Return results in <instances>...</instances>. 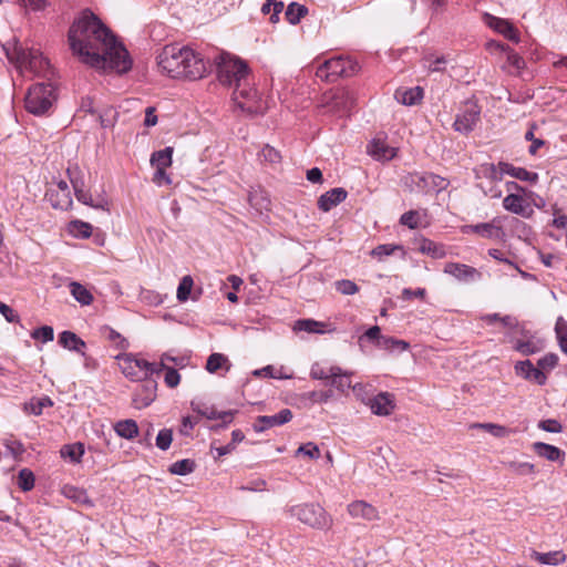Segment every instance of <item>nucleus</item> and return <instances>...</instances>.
Instances as JSON below:
<instances>
[{
  "mask_svg": "<svg viewBox=\"0 0 567 567\" xmlns=\"http://www.w3.org/2000/svg\"><path fill=\"white\" fill-rule=\"evenodd\" d=\"M141 389L134 395L135 406L143 409L148 406L156 398L157 383L154 380L146 379Z\"/></svg>",
  "mask_w": 567,
  "mask_h": 567,
  "instance_id": "19",
  "label": "nucleus"
},
{
  "mask_svg": "<svg viewBox=\"0 0 567 567\" xmlns=\"http://www.w3.org/2000/svg\"><path fill=\"white\" fill-rule=\"evenodd\" d=\"M423 66L430 72H441L444 70L447 58L445 55H436L434 53H427L423 56Z\"/></svg>",
  "mask_w": 567,
  "mask_h": 567,
  "instance_id": "37",
  "label": "nucleus"
},
{
  "mask_svg": "<svg viewBox=\"0 0 567 567\" xmlns=\"http://www.w3.org/2000/svg\"><path fill=\"white\" fill-rule=\"evenodd\" d=\"M400 223L410 229H415L419 226V213L415 210L404 213L400 218Z\"/></svg>",
  "mask_w": 567,
  "mask_h": 567,
  "instance_id": "61",
  "label": "nucleus"
},
{
  "mask_svg": "<svg viewBox=\"0 0 567 567\" xmlns=\"http://www.w3.org/2000/svg\"><path fill=\"white\" fill-rule=\"evenodd\" d=\"M70 291L74 299L83 306H89L93 301L92 293L79 282H71Z\"/></svg>",
  "mask_w": 567,
  "mask_h": 567,
  "instance_id": "39",
  "label": "nucleus"
},
{
  "mask_svg": "<svg viewBox=\"0 0 567 567\" xmlns=\"http://www.w3.org/2000/svg\"><path fill=\"white\" fill-rule=\"evenodd\" d=\"M555 332L561 351L567 354V322L563 317L556 320Z\"/></svg>",
  "mask_w": 567,
  "mask_h": 567,
  "instance_id": "48",
  "label": "nucleus"
},
{
  "mask_svg": "<svg viewBox=\"0 0 567 567\" xmlns=\"http://www.w3.org/2000/svg\"><path fill=\"white\" fill-rule=\"evenodd\" d=\"M217 78L220 84L238 87L249 80V69L245 61L223 53L216 61Z\"/></svg>",
  "mask_w": 567,
  "mask_h": 567,
  "instance_id": "3",
  "label": "nucleus"
},
{
  "mask_svg": "<svg viewBox=\"0 0 567 567\" xmlns=\"http://www.w3.org/2000/svg\"><path fill=\"white\" fill-rule=\"evenodd\" d=\"M53 402L50 398L43 396L39 399H31L30 402H28L24 405V410L33 415H40L44 408L52 406Z\"/></svg>",
  "mask_w": 567,
  "mask_h": 567,
  "instance_id": "43",
  "label": "nucleus"
},
{
  "mask_svg": "<svg viewBox=\"0 0 567 567\" xmlns=\"http://www.w3.org/2000/svg\"><path fill=\"white\" fill-rule=\"evenodd\" d=\"M173 441V433L168 429L161 430L156 436V446L162 450L166 451Z\"/></svg>",
  "mask_w": 567,
  "mask_h": 567,
  "instance_id": "59",
  "label": "nucleus"
},
{
  "mask_svg": "<svg viewBox=\"0 0 567 567\" xmlns=\"http://www.w3.org/2000/svg\"><path fill=\"white\" fill-rule=\"evenodd\" d=\"M198 412L208 420H221L223 424L220 426H226L227 424L231 423L236 413L235 411L219 412L215 408H205Z\"/></svg>",
  "mask_w": 567,
  "mask_h": 567,
  "instance_id": "36",
  "label": "nucleus"
},
{
  "mask_svg": "<svg viewBox=\"0 0 567 567\" xmlns=\"http://www.w3.org/2000/svg\"><path fill=\"white\" fill-rule=\"evenodd\" d=\"M444 272L458 280H473L480 277V272L475 268L458 262H447Z\"/></svg>",
  "mask_w": 567,
  "mask_h": 567,
  "instance_id": "24",
  "label": "nucleus"
},
{
  "mask_svg": "<svg viewBox=\"0 0 567 567\" xmlns=\"http://www.w3.org/2000/svg\"><path fill=\"white\" fill-rule=\"evenodd\" d=\"M371 412L379 416H388L395 409L394 395L389 392H381L368 402Z\"/></svg>",
  "mask_w": 567,
  "mask_h": 567,
  "instance_id": "14",
  "label": "nucleus"
},
{
  "mask_svg": "<svg viewBox=\"0 0 567 567\" xmlns=\"http://www.w3.org/2000/svg\"><path fill=\"white\" fill-rule=\"evenodd\" d=\"M409 343L404 340H399L393 337H385L380 341V348L383 350H394L399 349L401 351H405L409 349Z\"/></svg>",
  "mask_w": 567,
  "mask_h": 567,
  "instance_id": "52",
  "label": "nucleus"
},
{
  "mask_svg": "<svg viewBox=\"0 0 567 567\" xmlns=\"http://www.w3.org/2000/svg\"><path fill=\"white\" fill-rule=\"evenodd\" d=\"M485 22L487 23V25L489 28H492L495 31H497L498 33L503 34L508 40H512L515 42H517L519 40L518 35H517V31L515 30L513 24L511 22H508L507 20L496 18L491 14H486Z\"/></svg>",
  "mask_w": 567,
  "mask_h": 567,
  "instance_id": "22",
  "label": "nucleus"
},
{
  "mask_svg": "<svg viewBox=\"0 0 567 567\" xmlns=\"http://www.w3.org/2000/svg\"><path fill=\"white\" fill-rule=\"evenodd\" d=\"M504 52L506 53L507 62H508L509 66H512L516 71L524 68L525 62L522 56H519L514 51L509 50L508 47L505 49Z\"/></svg>",
  "mask_w": 567,
  "mask_h": 567,
  "instance_id": "63",
  "label": "nucleus"
},
{
  "mask_svg": "<svg viewBox=\"0 0 567 567\" xmlns=\"http://www.w3.org/2000/svg\"><path fill=\"white\" fill-rule=\"evenodd\" d=\"M337 373H339V367L336 365L324 369L320 364L316 363L310 370V377L315 380H331L332 375H337Z\"/></svg>",
  "mask_w": 567,
  "mask_h": 567,
  "instance_id": "44",
  "label": "nucleus"
},
{
  "mask_svg": "<svg viewBox=\"0 0 567 567\" xmlns=\"http://www.w3.org/2000/svg\"><path fill=\"white\" fill-rule=\"evenodd\" d=\"M12 59L16 60L21 72H30L38 76H48L50 64L41 52L34 48H25L22 44L16 45L12 52Z\"/></svg>",
  "mask_w": 567,
  "mask_h": 567,
  "instance_id": "5",
  "label": "nucleus"
},
{
  "mask_svg": "<svg viewBox=\"0 0 567 567\" xmlns=\"http://www.w3.org/2000/svg\"><path fill=\"white\" fill-rule=\"evenodd\" d=\"M194 281L190 276H184L182 280L179 281L176 297L181 302H184L188 299L192 288H193Z\"/></svg>",
  "mask_w": 567,
  "mask_h": 567,
  "instance_id": "51",
  "label": "nucleus"
},
{
  "mask_svg": "<svg viewBox=\"0 0 567 567\" xmlns=\"http://www.w3.org/2000/svg\"><path fill=\"white\" fill-rule=\"evenodd\" d=\"M233 101L237 109L247 115L262 114L266 105L259 93L252 87L250 80L234 89Z\"/></svg>",
  "mask_w": 567,
  "mask_h": 567,
  "instance_id": "6",
  "label": "nucleus"
},
{
  "mask_svg": "<svg viewBox=\"0 0 567 567\" xmlns=\"http://www.w3.org/2000/svg\"><path fill=\"white\" fill-rule=\"evenodd\" d=\"M58 188L61 192L62 197L58 202L53 203V206L55 208H60V209L70 208L72 205V199L70 196L69 186H68L66 182H64V181L59 182Z\"/></svg>",
  "mask_w": 567,
  "mask_h": 567,
  "instance_id": "49",
  "label": "nucleus"
},
{
  "mask_svg": "<svg viewBox=\"0 0 567 567\" xmlns=\"http://www.w3.org/2000/svg\"><path fill=\"white\" fill-rule=\"evenodd\" d=\"M331 384L341 391L349 389L351 386L349 374L342 372L341 368H339V373H337V375H332L331 378Z\"/></svg>",
  "mask_w": 567,
  "mask_h": 567,
  "instance_id": "58",
  "label": "nucleus"
},
{
  "mask_svg": "<svg viewBox=\"0 0 567 567\" xmlns=\"http://www.w3.org/2000/svg\"><path fill=\"white\" fill-rule=\"evenodd\" d=\"M235 450L236 447L231 443H228L224 446H217L216 442L214 441L210 444V454L215 460H219L220 457L233 453Z\"/></svg>",
  "mask_w": 567,
  "mask_h": 567,
  "instance_id": "60",
  "label": "nucleus"
},
{
  "mask_svg": "<svg viewBox=\"0 0 567 567\" xmlns=\"http://www.w3.org/2000/svg\"><path fill=\"white\" fill-rule=\"evenodd\" d=\"M292 419V412L289 409H282L275 415H260L254 423V430L257 433H261L268 429L284 425L290 422Z\"/></svg>",
  "mask_w": 567,
  "mask_h": 567,
  "instance_id": "13",
  "label": "nucleus"
},
{
  "mask_svg": "<svg viewBox=\"0 0 567 567\" xmlns=\"http://www.w3.org/2000/svg\"><path fill=\"white\" fill-rule=\"evenodd\" d=\"M558 363V357L555 353H547L537 361L538 369L546 372L551 371Z\"/></svg>",
  "mask_w": 567,
  "mask_h": 567,
  "instance_id": "56",
  "label": "nucleus"
},
{
  "mask_svg": "<svg viewBox=\"0 0 567 567\" xmlns=\"http://www.w3.org/2000/svg\"><path fill=\"white\" fill-rule=\"evenodd\" d=\"M195 470V462L189 458L181 460L169 466V472L174 475H187Z\"/></svg>",
  "mask_w": 567,
  "mask_h": 567,
  "instance_id": "46",
  "label": "nucleus"
},
{
  "mask_svg": "<svg viewBox=\"0 0 567 567\" xmlns=\"http://www.w3.org/2000/svg\"><path fill=\"white\" fill-rule=\"evenodd\" d=\"M394 97L403 105H415L423 99V89L420 86L411 89H399L395 91Z\"/></svg>",
  "mask_w": 567,
  "mask_h": 567,
  "instance_id": "27",
  "label": "nucleus"
},
{
  "mask_svg": "<svg viewBox=\"0 0 567 567\" xmlns=\"http://www.w3.org/2000/svg\"><path fill=\"white\" fill-rule=\"evenodd\" d=\"M18 485L23 491L32 489L33 486H34V475H33V473L30 470H28V468L21 470L19 472V475H18Z\"/></svg>",
  "mask_w": 567,
  "mask_h": 567,
  "instance_id": "54",
  "label": "nucleus"
},
{
  "mask_svg": "<svg viewBox=\"0 0 567 567\" xmlns=\"http://www.w3.org/2000/svg\"><path fill=\"white\" fill-rule=\"evenodd\" d=\"M359 70V65L350 58L337 56L323 62L318 68L317 76L321 80L333 81L339 76H352Z\"/></svg>",
  "mask_w": 567,
  "mask_h": 567,
  "instance_id": "8",
  "label": "nucleus"
},
{
  "mask_svg": "<svg viewBox=\"0 0 567 567\" xmlns=\"http://www.w3.org/2000/svg\"><path fill=\"white\" fill-rule=\"evenodd\" d=\"M489 171L491 178L495 181H501L504 175H511L512 177L519 181H526L530 183H536L538 179L537 173L528 172L523 167H515L512 164L505 162H499L497 165L492 164Z\"/></svg>",
  "mask_w": 567,
  "mask_h": 567,
  "instance_id": "12",
  "label": "nucleus"
},
{
  "mask_svg": "<svg viewBox=\"0 0 567 567\" xmlns=\"http://www.w3.org/2000/svg\"><path fill=\"white\" fill-rule=\"evenodd\" d=\"M464 233H474L484 238L495 239H499L504 235L502 227L496 225L494 221L465 226Z\"/></svg>",
  "mask_w": 567,
  "mask_h": 567,
  "instance_id": "23",
  "label": "nucleus"
},
{
  "mask_svg": "<svg viewBox=\"0 0 567 567\" xmlns=\"http://www.w3.org/2000/svg\"><path fill=\"white\" fill-rule=\"evenodd\" d=\"M320 327H322L321 322H318L312 319H301L296 321L293 329L299 331H306L309 333H322L323 330H321Z\"/></svg>",
  "mask_w": 567,
  "mask_h": 567,
  "instance_id": "47",
  "label": "nucleus"
},
{
  "mask_svg": "<svg viewBox=\"0 0 567 567\" xmlns=\"http://www.w3.org/2000/svg\"><path fill=\"white\" fill-rule=\"evenodd\" d=\"M76 199L84 205L91 206L96 209L109 212V200L104 197L93 200L92 196L84 189V182L80 178V171L78 167L68 169Z\"/></svg>",
  "mask_w": 567,
  "mask_h": 567,
  "instance_id": "11",
  "label": "nucleus"
},
{
  "mask_svg": "<svg viewBox=\"0 0 567 567\" xmlns=\"http://www.w3.org/2000/svg\"><path fill=\"white\" fill-rule=\"evenodd\" d=\"M514 369L517 375L536 384L544 385L547 381L545 372L535 368L530 360L516 362Z\"/></svg>",
  "mask_w": 567,
  "mask_h": 567,
  "instance_id": "16",
  "label": "nucleus"
},
{
  "mask_svg": "<svg viewBox=\"0 0 567 567\" xmlns=\"http://www.w3.org/2000/svg\"><path fill=\"white\" fill-rule=\"evenodd\" d=\"M368 154L377 161H390L396 155V148L389 146L384 140L374 138L368 145Z\"/></svg>",
  "mask_w": 567,
  "mask_h": 567,
  "instance_id": "21",
  "label": "nucleus"
},
{
  "mask_svg": "<svg viewBox=\"0 0 567 567\" xmlns=\"http://www.w3.org/2000/svg\"><path fill=\"white\" fill-rule=\"evenodd\" d=\"M59 342L62 347L69 350L76 351L82 355L85 354L83 351L85 348V342L81 338H79L74 332L63 331L59 336Z\"/></svg>",
  "mask_w": 567,
  "mask_h": 567,
  "instance_id": "30",
  "label": "nucleus"
},
{
  "mask_svg": "<svg viewBox=\"0 0 567 567\" xmlns=\"http://www.w3.org/2000/svg\"><path fill=\"white\" fill-rule=\"evenodd\" d=\"M122 373L132 381H144L148 379V361L132 353H124L116 357Z\"/></svg>",
  "mask_w": 567,
  "mask_h": 567,
  "instance_id": "9",
  "label": "nucleus"
},
{
  "mask_svg": "<svg viewBox=\"0 0 567 567\" xmlns=\"http://www.w3.org/2000/svg\"><path fill=\"white\" fill-rule=\"evenodd\" d=\"M396 250H400L404 254V249L400 245L394 244H383L373 248L370 255L378 260L382 261L385 257L393 255Z\"/></svg>",
  "mask_w": 567,
  "mask_h": 567,
  "instance_id": "42",
  "label": "nucleus"
},
{
  "mask_svg": "<svg viewBox=\"0 0 567 567\" xmlns=\"http://www.w3.org/2000/svg\"><path fill=\"white\" fill-rule=\"evenodd\" d=\"M336 289L346 296L354 295L359 291L358 285L354 281L348 279L336 281Z\"/></svg>",
  "mask_w": 567,
  "mask_h": 567,
  "instance_id": "57",
  "label": "nucleus"
},
{
  "mask_svg": "<svg viewBox=\"0 0 567 567\" xmlns=\"http://www.w3.org/2000/svg\"><path fill=\"white\" fill-rule=\"evenodd\" d=\"M307 12L308 10L305 6L292 2L288 6L285 14L291 24H297Z\"/></svg>",
  "mask_w": 567,
  "mask_h": 567,
  "instance_id": "45",
  "label": "nucleus"
},
{
  "mask_svg": "<svg viewBox=\"0 0 567 567\" xmlns=\"http://www.w3.org/2000/svg\"><path fill=\"white\" fill-rule=\"evenodd\" d=\"M284 3L277 0H267L266 3L262 4L261 11L265 14H268L272 10V14L270 17L271 22L278 21V14L282 11Z\"/></svg>",
  "mask_w": 567,
  "mask_h": 567,
  "instance_id": "53",
  "label": "nucleus"
},
{
  "mask_svg": "<svg viewBox=\"0 0 567 567\" xmlns=\"http://www.w3.org/2000/svg\"><path fill=\"white\" fill-rule=\"evenodd\" d=\"M68 231L75 238H89L92 235V226L82 220H72L68 225Z\"/></svg>",
  "mask_w": 567,
  "mask_h": 567,
  "instance_id": "38",
  "label": "nucleus"
},
{
  "mask_svg": "<svg viewBox=\"0 0 567 567\" xmlns=\"http://www.w3.org/2000/svg\"><path fill=\"white\" fill-rule=\"evenodd\" d=\"M533 450L538 456L551 462L558 461L565 455L560 449L543 442L534 443Z\"/></svg>",
  "mask_w": 567,
  "mask_h": 567,
  "instance_id": "29",
  "label": "nucleus"
},
{
  "mask_svg": "<svg viewBox=\"0 0 567 567\" xmlns=\"http://www.w3.org/2000/svg\"><path fill=\"white\" fill-rule=\"evenodd\" d=\"M31 336L33 339H38V340H42L43 342H48V341L53 340L54 333H53V329L51 327L44 326L39 329H35Z\"/></svg>",
  "mask_w": 567,
  "mask_h": 567,
  "instance_id": "64",
  "label": "nucleus"
},
{
  "mask_svg": "<svg viewBox=\"0 0 567 567\" xmlns=\"http://www.w3.org/2000/svg\"><path fill=\"white\" fill-rule=\"evenodd\" d=\"M470 427L485 430L495 437H505L512 433V430L496 423H473Z\"/></svg>",
  "mask_w": 567,
  "mask_h": 567,
  "instance_id": "40",
  "label": "nucleus"
},
{
  "mask_svg": "<svg viewBox=\"0 0 567 567\" xmlns=\"http://www.w3.org/2000/svg\"><path fill=\"white\" fill-rule=\"evenodd\" d=\"M114 430L118 436L126 439V440H132V439L136 437L138 434L137 423L131 419L118 421L114 425Z\"/></svg>",
  "mask_w": 567,
  "mask_h": 567,
  "instance_id": "32",
  "label": "nucleus"
},
{
  "mask_svg": "<svg viewBox=\"0 0 567 567\" xmlns=\"http://www.w3.org/2000/svg\"><path fill=\"white\" fill-rule=\"evenodd\" d=\"M289 514L300 523L319 530L329 529L333 524L332 517L317 503L291 506Z\"/></svg>",
  "mask_w": 567,
  "mask_h": 567,
  "instance_id": "4",
  "label": "nucleus"
},
{
  "mask_svg": "<svg viewBox=\"0 0 567 567\" xmlns=\"http://www.w3.org/2000/svg\"><path fill=\"white\" fill-rule=\"evenodd\" d=\"M530 558L542 565L557 566L566 561V554L563 550H553L548 553L530 551Z\"/></svg>",
  "mask_w": 567,
  "mask_h": 567,
  "instance_id": "26",
  "label": "nucleus"
},
{
  "mask_svg": "<svg viewBox=\"0 0 567 567\" xmlns=\"http://www.w3.org/2000/svg\"><path fill=\"white\" fill-rule=\"evenodd\" d=\"M347 509L353 518H362L369 522L380 519L378 509L364 501H354L348 505Z\"/></svg>",
  "mask_w": 567,
  "mask_h": 567,
  "instance_id": "17",
  "label": "nucleus"
},
{
  "mask_svg": "<svg viewBox=\"0 0 567 567\" xmlns=\"http://www.w3.org/2000/svg\"><path fill=\"white\" fill-rule=\"evenodd\" d=\"M76 199L84 205L91 206L96 209L109 212V200L104 197L93 200L92 196L84 189V182L80 178V171L78 167L68 169Z\"/></svg>",
  "mask_w": 567,
  "mask_h": 567,
  "instance_id": "10",
  "label": "nucleus"
},
{
  "mask_svg": "<svg viewBox=\"0 0 567 567\" xmlns=\"http://www.w3.org/2000/svg\"><path fill=\"white\" fill-rule=\"evenodd\" d=\"M419 250L422 254L429 255L432 258L441 259L446 255L445 247L431 239L422 238L420 240Z\"/></svg>",
  "mask_w": 567,
  "mask_h": 567,
  "instance_id": "31",
  "label": "nucleus"
},
{
  "mask_svg": "<svg viewBox=\"0 0 567 567\" xmlns=\"http://www.w3.org/2000/svg\"><path fill=\"white\" fill-rule=\"evenodd\" d=\"M172 147H165L164 150L154 152L151 156V165L154 168H167L172 165Z\"/></svg>",
  "mask_w": 567,
  "mask_h": 567,
  "instance_id": "35",
  "label": "nucleus"
},
{
  "mask_svg": "<svg viewBox=\"0 0 567 567\" xmlns=\"http://www.w3.org/2000/svg\"><path fill=\"white\" fill-rule=\"evenodd\" d=\"M69 43L80 62L102 71L126 73L132 68L127 50L93 13H83L70 28Z\"/></svg>",
  "mask_w": 567,
  "mask_h": 567,
  "instance_id": "1",
  "label": "nucleus"
},
{
  "mask_svg": "<svg viewBox=\"0 0 567 567\" xmlns=\"http://www.w3.org/2000/svg\"><path fill=\"white\" fill-rule=\"evenodd\" d=\"M53 100V86L49 83H38L28 91L25 96V109L32 114L41 115L51 107Z\"/></svg>",
  "mask_w": 567,
  "mask_h": 567,
  "instance_id": "7",
  "label": "nucleus"
},
{
  "mask_svg": "<svg viewBox=\"0 0 567 567\" xmlns=\"http://www.w3.org/2000/svg\"><path fill=\"white\" fill-rule=\"evenodd\" d=\"M296 455H303L311 460H318L320 457V450L315 443L309 442L307 444L300 445L296 451Z\"/></svg>",
  "mask_w": 567,
  "mask_h": 567,
  "instance_id": "55",
  "label": "nucleus"
},
{
  "mask_svg": "<svg viewBox=\"0 0 567 567\" xmlns=\"http://www.w3.org/2000/svg\"><path fill=\"white\" fill-rule=\"evenodd\" d=\"M355 104V97L350 91H338L332 101V110L340 115L348 113Z\"/></svg>",
  "mask_w": 567,
  "mask_h": 567,
  "instance_id": "25",
  "label": "nucleus"
},
{
  "mask_svg": "<svg viewBox=\"0 0 567 567\" xmlns=\"http://www.w3.org/2000/svg\"><path fill=\"white\" fill-rule=\"evenodd\" d=\"M159 70L173 79L196 81L207 74V63L194 50L166 45L157 56Z\"/></svg>",
  "mask_w": 567,
  "mask_h": 567,
  "instance_id": "2",
  "label": "nucleus"
},
{
  "mask_svg": "<svg viewBox=\"0 0 567 567\" xmlns=\"http://www.w3.org/2000/svg\"><path fill=\"white\" fill-rule=\"evenodd\" d=\"M60 453L63 458H69L73 463H80L84 454V446L82 443L68 444L61 449Z\"/></svg>",
  "mask_w": 567,
  "mask_h": 567,
  "instance_id": "41",
  "label": "nucleus"
},
{
  "mask_svg": "<svg viewBox=\"0 0 567 567\" xmlns=\"http://www.w3.org/2000/svg\"><path fill=\"white\" fill-rule=\"evenodd\" d=\"M503 206L506 210L517 215H524L526 209V203L519 194H508L503 200Z\"/></svg>",
  "mask_w": 567,
  "mask_h": 567,
  "instance_id": "33",
  "label": "nucleus"
},
{
  "mask_svg": "<svg viewBox=\"0 0 567 567\" xmlns=\"http://www.w3.org/2000/svg\"><path fill=\"white\" fill-rule=\"evenodd\" d=\"M347 190L341 187L330 189L319 197L318 207L322 212H329L330 209L342 203L347 198Z\"/></svg>",
  "mask_w": 567,
  "mask_h": 567,
  "instance_id": "20",
  "label": "nucleus"
},
{
  "mask_svg": "<svg viewBox=\"0 0 567 567\" xmlns=\"http://www.w3.org/2000/svg\"><path fill=\"white\" fill-rule=\"evenodd\" d=\"M480 118V109L471 104L468 107H466L462 113H460L454 122V128L455 131L460 133H470L473 131L474 126L476 125L477 121Z\"/></svg>",
  "mask_w": 567,
  "mask_h": 567,
  "instance_id": "15",
  "label": "nucleus"
},
{
  "mask_svg": "<svg viewBox=\"0 0 567 567\" xmlns=\"http://www.w3.org/2000/svg\"><path fill=\"white\" fill-rule=\"evenodd\" d=\"M525 339H516L513 341V348L523 355H532L540 352L545 348L542 339L524 333Z\"/></svg>",
  "mask_w": 567,
  "mask_h": 567,
  "instance_id": "18",
  "label": "nucleus"
},
{
  "mask_svg": "<svg viewBox=\"0 0 567 567\" xmlns=\"http://www.w3.org/2000/svg\"><path fill=\"white\" fill-rule=\"evenodd\" d=\"M332 398V391H311L300 395V400L310 403L327 402Z\"/></svg>",
  "mask_w": 567,
  "mask_h": 567,
  "instance_id": "50",
  "label": "nucleus"
},
{
  "mask_svg": "<svg viewBox=\"0 0 567 567\" xmlns=\"http://www.w3.org/2000/svg\"><path fill=\"white\" fill-rule=\"evenodd\" d=\"M260 157L264 161L269 162L271 164L280 162V158H281L280 153L276 148H274V147H271L269 145H266L261 150Z\"/></svg>",
  "mask_w": 567,
  "mask_h": 567,
  "instance_id": "62",
  "label": "nucleus"
},
{
  "mask_svg": "<svg viewBox=\"0 0 567 567\" xmlns=\"http://www.w3.org/2000/svg\"><path fill=\"white\" fill-rule=\"evenodd\" d=\"M61 492L66 498L72 499L78 504L86 505L89 507L93 506V502L89 497L86 491L81 487L73 485H64Z\"/></svg>",
  "mask_w": 567,
  "mask_h": 567,
  "instance_id": "28",
  "label": "nucleus"
},
{
  "mask_svg": "<svg viewBox=\"0 0 567 567\" xmlns=\"http://www.w3.org/2000/svg\"><path fill=\"white\" fill-rule=\"evenodd\" d=\"M228 358L221 353H213L208 357L206 362V370L209 373H216L218 370L228 371L230 369Z\"/></svg>",
  "mask_w": 567,
  "mask_h": 567,
  "instance_id": "34",
  "label": "nucleus"
}]
</instances>
